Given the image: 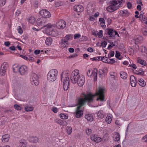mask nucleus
Listing matches in <instances>:
<instances>
[{
	"label": "nucleus",
	"instance_id": "f257e3e1",
	"mask_svg": "<svg viewBox=\"0 0 147 147\" xmlns=\"http://www.w3.org/2000/svg\"><path fill=\"white\" fill-rule=\"evenodd\" d=\"M105 89L100 88L98 91L94 95L92 94L89 93L87 94H85L84 93H82V94L83 97H84V98H80L78 99V103L79 106L77 107L76 110L75 114V116L76 118H79L81 117L83 114V112L80 110L81 107L83 106L86 103V101L88 102H92L93 101V98L96 96H98V97L97 98L96 100H100L101 101H104L105 100L104 95Z\"/></svg>",
	"mask_w": 147,
	"mask_h": 147
},
{
	"label": "nucleus",
	"instance_id": "f03ea898",
	"mask_svg": "<svg viewBox=\"0 0 147 147\" xmlns=\"http://www.w3.org/2000/svg\"><path fill=\"white\" fill-rule=\"evenodd\" d=\"M58 72L57 71L56 69L50 70L47 74L48 80L49 81H54L55 80L58 75Z\"/></svg>",
	"mask_w": 147,
	"mask_h": 147
},
{
	"label": "nucleus",
	"instance_id": "7ed1b4c3",
	"mask_svg": "<svg viewBox=\"0 0 147 147\" xmlns=\"http://www.w3.org/2000/svg\"><path fill=\"white\" fill-rule=\"evenodd\" d=\"M61 81L63 83V88L64 90H68L69 86V77L65 76L63 73H62L61 75Z\"/></svg>",
	"mask_w": 147,
	"mask_h": 147
},
{
	"label": "nucleus",
	"instance_id": "20e7f679",
	"mask_svg": "<svg viewBox=\"0 0 147 147\" xmlns=\"http://www.w3.org/2000/svg\"><path fill=\"white\" fill-rule=\"evenodd\" d=\"M80 75L78 70L76 69L73 71L71 74L70 77L71 82L73 84L76 83Z\"/></svg>",
	"mask_w": 147,
	"mask_h": 147
},
{
	"label": "nucleus",
	"instance_id": "39448f33",
	"mask_svg": "<svg viewBox=\"0 0 147 147\" xmlns=\"http://www.w3.org/2000/svg\"><path fill=\"white\" fill-rule=\"evenodd\" d=\"M122 3L120 1H116L115 0L113 1L110 2V4H111L113 8L114 11L116 10L119 9Z\"/></svg>",
	"mask_w": 147,
	"mask_h": 147
},
{
	"label": "nucleus",
	"instance_id": "423d86ee",
	"mask_svg": "<svg viewBox=\"0 0 147 147\" xmlns=\"http://www.w3.org/2000/svg\"><path fill=\"white\" fill-rule=\"evenodd\" d=\"M8 67V63L7 62H4L1 65V74L4 76L6 73V71Z\"/></svg>",
	"mask_w": 147,
	"mask_h": 147
},
{
	"label": "nucleus",
	"instance_id": "0eeeda50",
	"mask_svg": "<svg viewBox=\"0 0 147 147\" xmlns=\"http://www.w3.org/2000/svg\"><path fill=\"white\" fill-rule=\"evenodd\" d=\"M39 14L40 16L45 18H49L51 16L50 12L45 9H43L40 11Z\"/></svg>",
	"mask_w": 147,
	"mask_h": 147
},
{
	"label": "nucleus",
	"instance_id": "6e6552de",
	"mask_svg": "<svg viewBox=\"0 0 147 147\" xmlns=\"http://www.w3.org/2000/svg\"><path fill=\"white\" fill-rule=\"evenodd\" d=\"M97 70L96 69H94L92 72L90 70H88L87 72V75L88 76H92L94 78V81H96L97 80Z\"/></svg>",
	"mask_w": 147,
	"mask_h": 147
},
{
	"label": "nucleus",
	"instance_id": "1a4fd4ad",
	"mask_svg": "<svg viewBox=\"0 0 147 147\" xmlns=\"http://www.w3.org/2000/svg\"><path fill=\"white\" fill-rule=\"evenodd\" d=\"M66 22L63 20H60L56 23V26L59 29H62L65 27Z\"/></svg>",
	"mask_w": 147,
	"mask_h": 147
},
{
	"label": "nucleus",
	"instance_id": "9d476101",
	"mask_svg": "<svg viewBox=\"0 0 147 147\" xmlns=\"http://www.w3.org/2000/svg\"><path fill=\"white\" fill-rule=\"evenodd\" d=\"M28 68L26 65H22L20 67L19 72L22 75H24L28 73Z\"/></svg>",
	"mask_w": 147,
	"mask_h": 147
},
{
	"label": "nucleus",
	"instance_id": "9b49d317",
	"mask_svg": "<svg viewBox=\"0 0 147 147\" xmlns=\"http://www.w3.org/2000/svg\"><path fill=\"white\" fill-rule=\"evenodd\" d=\"M30 81L32 85H37V75L36 74L34 73L32 74V78L30 79Z\"/></svg>",
	"mask_w": 147,
	"mask_h": 147
},
{
	"label": "nucleus",
	"instance_id": "f8f14e48",
	"mask_svg": "<svg viewBox=\"0 0 147 147\" xmlns=\"http://www.w3.org/2000/svg\"><path fill=\"white\" fill-rule=\"evenodd\" d=\"M85 77L83 76L80 75L77 83L80 86H82L85 82Z\"/></svg>",
	"mask_w": 147,
	"mask_h": 147
},
{
	"label": "nucleus",
	"instance_id": "ddd939ff",
	"mask_svg": "<svg viewBox=\"0 0 147 147\" xmlns=\"http://www.w3.org/2000/svg\"><path fill=\"white\" fill-rule=\"evenodd\" d=\"M130 83L131 86L133 87H135L136 86L137 81L134 76L131 75L130 77Z\"/></svg>",
	"mask_w": 147,
	"mask_h": 147
},
{
	"label": "nucleus",
	"instance_id": "4468645a",
	"mask_svg": "<svg viewBox=\"0 0 147 147\" xmlns=\"http://www.w3.org/2000/svg\"><path fill=\"white\" fill-rule=\"evenodd\" d=\"M37 22V25L39 26H42V28L44 27V25H45V24L46 22V20L44 18H42L40 19Z\"/></svg>",
	"mask_w": 147,
	"mask_h": 147
},
{
	"label": "nucleus",
	"instance_id": "2eb2a0df",
	"mask_svg": "<svg viewBox=\"0 0 147 147\" xmlns=\"http://www.w3.org/2000/svg\"><path fill=\"white\" fill-rule=\"evenodd\" d=\"M74 11L77 12H80L83 11V7L80 5H75L74 7Z\"/></svg>",
	"mask_w": 147,
	"mask_h": 147
},
{
	"label": "nucleus",
	"instance_id": "dca6fc26",
	"mask_svg": "<svg viewBox=\"0 0 147 147\" xmlns=\"http://www.w3.org/2000/svg\"><path fill=\"white\" fill-rule=\"evenodd\" d=\"M10 138V135L8 134H6L3 135L2 137V141L3 142H7Z\"/></svg>",
	"mask_w": 147,
	"mask_h": 147
},
{
	"label": "nucleus",
	"instance_id": "f3484780",
	"mask_svg": "<svg viewBox=\"0 0 147 147\" xmlns=\"http://www.w3.org/2000/svg\"><path fill=\"white\" fill-rule=\"evenodd\" d=\"M91 139L96 142H99L102 140V139L100 137H97L96 135H92L91 137Z\"/></svg>",
	"mask_w": 147,
	"mask_h": 147
},
{
	"label": "nucleus",
	"instance_id": "a211bd4d",
	"mask_svg": "<svg viewBox=\"0 0 147 147\" xmlns=\"http://www.w3.org/2000/svg\"><path fill=\"white\" fill-rule=\"evenodd\" d=\"M53 27V26L50 24L44 25V27L45 28V29L46 31V32L47 33L53 29L52 27Z\"/></svg>",
	"mask_w": 147,
	"mask_h": 147
},
{
	"label": "nucleus",
	"instance_id": "6ab92c4d",
	"mask_svg": "<svg viewBox=\"0 0 147 147\" xmlns=\"http://www.w3.org/2000/svg\"><path fill=\"white\" fill-rule=\"evenodd\" d=\"M107 72V69L106 67L102 69H99L98 71V75L100 77H101L102 75L105 74Z\"/></svg>",
	"mask_w": 147,
	"mask_h": 147
},
{
	"label": "nucleus",
	"instance_id": "aec40b11",
	"mask_svg": "<svg viewBox=\"0 0 147 147\" xmlns=\"http://www.w3.org/2000/svg\"><path fill=\"white\" fill-rule=\"evenodd\" d=\"M47 34H49V35H51V36L55 37L57 36L58 35V32L55 29H51V30Z\"/></svg>",
	"mask_w": 147,
	"mask_h": 147
},
{
	"label": "nucleus",
	"instance_id": "412c9836",
	"mask_svg": "<svg viewBox=\"0 0 147 147\" xmlns=\"http://www.w3.org/2000/svg\"><path fill=\"white\" fill-rule=\"evenodd\" d=\"M96 114L97 116L100 119H102L104 117L105 114L102 110L99 111Z\"/></svg>",
	"mask_w": 147,
	"mask_h": 147
},
{
	"label": "nucleus",
	"instance_id": "4be33fe9",
	"mask_svg": "<svg viewBox=\"0 0 147 147\" xmlns=\"http://www.w3.org/2000/svg\"><path fill=\"white\" fill-rule=\"evenodd\" d=\"M137 63L144 66H145L146 65V61L140 57H138L137 58Z\"/></svg>",
	"mask_w": 147,
	"mask_h": 147
},
{
	"label": "nucleus",
	"instance_id": "5701e85b",
	"mask_svg": "<svg viewBox=\"0 0 147 147\" xmlns=\"http://www.w3.org/2000/svg\"><path fill=\"white\" fill-rule=\"evenodd\" d=\"M85 118L88 121H91L93 119V116L91 114H86L85 116Z\"/></svg>",
	"mask_w": 147,
	"mask_h": 147
},
{
	"label": "nucleus",
	"instance_id": "b1692460",
	"mask_svg": "<svg viewBox=\"0 0 147 147\" xmlns=\"http://www.w3.org/2000/svg\"><path fill=\"white\" fill-rule=\"evenodd\" d=\"M139 84L142 87H144L146 85V83L143 79L140 78L138 79Z\"/></svg>",
	"mask_w": 147,
	"mask_h": 147
},
{
	"label": "nucleus",
	"instance_id": "393cba45",
	"mask_svg": "<svg viewBox=\"0 0 147 147\" xmlns=\"http://www.w3.org/2000/svg\"><path fill=\"white\" fill-rule=\"evenodd\" d=\"M20 147H26V142L24 139H22L20 140Z\"/></svg>",
	"mask_w": 147,
	"mask_h": 147
},
{
	"label": "nucleus",
	"instance_id": "a878e982",
	"mask_svg": "<svg viewBox=\"0 0 147 147\" xmlns=\"http://www.w3.org/2000/svg\"><path fill=\"white\" fill-rule=\"evenodd\" d=\"M120 74L121 78L125 79L127 78V74L126 73L123 71H121L120 73Z\"/></svg>",
	"mask_w": 147,
	"mask_h": 147
},
{
	"label": "nucleus",
	"instance_id": "bb28decb",
	"mask_svg": "<svg viewBox=\"0 0 147 147\" xmlns=\"http://www.w3.org/2000/svg\"><path fill=\"white\" fill-rule=\"evenodd\" d=\"M120 13L123 16H127L129 15V13L128 11L126 10L123 11H121L120 12Z\"/></svg>",
	"mask_w": 147,
	"mask_h": 147
},
{
	"label": "nucleus",
	"instance_id": "cd10ccee",
	"mask_svg": "<svg viewBox=\"0 0 147 147\" xmlns=\"http://www.w3.org/2000/svg\"><path fill=\"white\" fill-rule=\"evenodd\" d=\"M52 42V38L50 37H48L46 38L45 43L47 45H51Z\"/></svg>",
	"mask_w": 147,
	"mask_h": 147
},
{
	"label": "nucleus",
	"instance_id": "c85d7f7f",
	"mask_svg": "<svg viewBox=\"0 0 147 147\" xmlns=\"http://www.w3.org/2000/svg\"><path fill=\"white\" fill-rule=\"evenodd\" d=\"M29 141L33 143H36L37 141V138L36 137H30L28 138Z\"/></svg>",
	"mask_w": 147,
	"mask_h": 147
},
{
	"label": "nucleus",
	"instance_id": "c756f323",
	"mask_svg": "<svg viewBox=\"0 0 147 147\" xmlns=\"http://www.w3.org/2000/svg\"><path fill=\"white\" fill-rule=\"evenodd\" d=\"M135 74L137 75L141 76H142L144 74V73L143 71V70L140 69H139L138 70H136Z\"/></svg>",
	"mask_w": 147,
	"mask_h": 147
},
{
	"label": "nucleus",
	"instance_id": "7c9ffc66",
	"mask_svg": "<svg viewBox=\"0 0 147 147\" xmlns=\"http://www.w3.org/2000/svg\"><path fill=\"white\" fill-rule=\"evenodd\" d=\"M20 67L17 65H14L13 66V70L14 72H16L19 71Z\"/></svg>",
	"mask_w": 147,
	"mask_h": 147
},
{
	"label": "nucleus",
	"instance_id": "2f4dec72",
	"mask_svg": "<svg viewBox=\"0 0 147 147\" xmlns=\"http://www.w3.org/2000/svg\"><path fill=\"white\" fill-rule=\"evenodd\" d=\"M120 135L119 134L117 133H115L114 134V137L115 138V140H114L115 141H118L120 139Z\"/></svg>",
	"mask_w": 147,
	"mask_h": 147
},
{
	"label": "nucleus",
	"instance_id": "473e14b6",
	"mask_svg": "<svg viewBox=\"0 0 147 147\" xmlns=\"http://www.w3.org/2000/svg\"><path fill=\"white\" fill-rule=\"evenodd\" d=\"M24 109L26 111H30L33 110V108L31 106H27L25 107Z\"/></svg>",
	"mask_w": 147,
	"mask_h": 147
},
{
	"label": "nucleus",
	"instance_id": "72a5a7b5",
	"mask_svg": "<svg viewBox=\"0 0 147 147\" xmlns=\"http://www.w3.org/2000/svg\"><path fill=\"white\" fill-rule=\"evenodd\" d=\"M72 128L71 127H67L66 129V131L68 134H70L72 132Z\"/></svg>",
	"mask_w": 147,
	"mask_h": 147
},
{
	"label": "nucleus",
	"instance_id": "f704fd0d",
	"mask_svg": "<svg viewBox=\"0 0 147 147\" xmlns=\"http://www.w3.org/2000/svg\"><path fill=\"white\" fill-rule=\"evenodd\" d=\"M112 120V117L111 116L108 115L107 116L105 119L107 123L109 124L111 123Z\"/></svg>",
	"mask_w": 147,
	"mask_h": 147
},
{
	"label": "nucleus",
	"instance_id": "c9c22d12",
	"mask_svg": "<svg viewBox=\"0 0 147 147\" xmlns=\"http://www.w3.org/2000/svg\"><path fill=\"white\" fill-rule=\"evenodd\" d=\"M35 21V19L34 17H31L29 19L28 22L31 24H34Z\"/></svg>",
	"mask_w": 147,
	"mask_h": 147
},
{
	"label": "nucleus",
	"instance_id": "e433bc0d",
	"mask_svg": "<svg viewBox=\"0 0 147 147\" xmlns=\"http://www.w3.org/2000/svg\"><path fill=\"white\" fill-rule=\"evenodd\" d=\"M68 42L67 40L65 38L62 39L61 44L62 45H63L62 46L63 47H65L66 45H65V44L66 43L67 44V43Z\"/></svg>",
	"mask_w": 147,
	"mask_h": 147
},
{
	"label": "nucleus",
	"instance_id": "4c0bfd02",
	"mask_svg": "<svg viewBox=\"0 0 147 147\" xmlns=\"http://www.w3.org/2000/svg\"><path fill=\"white\" fill-rule=\"evenodd\" d=\"M115 57L117 58H118L120 60L122 58V57L121 56L120 52L119 51H116V52Z\"/></svg>",
	"mask_w": 147,
	"mask_h": 147
},
{
	"label": "nucleus",
	"instance_id": "58836bf2",
	"mask_svg": "<svg viewBox=\"0 0 147 147\" xmlns=\"http://www.w3.org/2000/svg\"><path fill=\"white\" fill-rule=\"evenodd\" d=\"M107 10L110 12H112L114 11V10L111 5L107 8Z\"/></svg>",
	"mask_w": 147,
	"mask_h": 147
},
{
	"label": "nucleus",
	"instance_id": "ea45409f",
	"mask_svg": "<svg viewBox=\"0 0 147 147\" xmlns=\"http://www.w3.org/2000/svg\"><path fill=\"white\" fill-rule=\"evenodd\" d=\"M99 21L100 22V24L102 26H104L105 24V21L103 18H100L99 19Z\"/></svg>",
	"mask_w": 147,
	"mask_h": 147
},
{
	"label": "nucleus",
	"instance_id": "a19ab883",
	"mask_svg": "<svg viewBox=\"0 0 147 147\" xmlns=\"http://www.w3.org/2000/svg\"><path fill=\"white\" fill-rule=\"evenodd\" d=\"M142 34L145 36H147V28H144L142 30Z\"/></svg>",
	"mask_w": 147,
	"mask_h": 147
},
{
	"label": "nucleus",
	"instance_id": "79ce46f5",
	"mask_svg": "<svg viewBox=\"0 0 147 147\" xmlns=\"http://www.w3.org/2000/svg\"><path fill=\"white\" fill-rule=\"evenodd\" d=\"M108 33L109 35L111 36L113 35V31L112 29H107Z\"/></svg>",
	"mask_w": 147,
	"mask_h": 147
},
{
	"label": "nucleus",
	"instance_id": "37998d69",
	"mask_svg": "<svg viewBox=\"0 0 147 147\" xmlns=\"http://www.w3.org/2000/svg\"><path fill=\"white\" fill-rule=\"evenodd\" d=\"M108 59V58L104 56L101 57V60L104 62L109 63V62L107 61Z\"/></svg>",
	"mask_w": 147,
	"mask_h": 147
},
{
	"label": "nucleus",
	"instance_id": "c03bdc74",
	"mask_svg": "<svg viewBox=\"0 0 147 147\" xmlns=\"http://www.w3.org/2000/svg\"><path fill=\"white\" fill-rule=\"evenodd\" d=\"M73 35L72 34L67 35L65 38L68 41V40L70 38H72Z\"/></svg>",
	"mask_w": 147,
	"mask_h": 147
},
{
	"label": "nucleus",
	"instance_id": "a18cd8bd",
	"mask_svg": "<svg viewBox=\"0 0 147 147\" xmlns=\"http://www.w3.org/2000/svg\"><path fill=\"white\" fill-rule=\"evenodd\" d=\"M14 107L15 109L17 110H20L22 109V107L18 105H14Z\"/></svg>",
	"mask_w": 147,
	"mask_h": 147
},
{
	"label": "nucleus",
	"instance_id": "49530a36",
	"mask_svg": "<svg viewBox=\"0 0 147 147\" xmlns=\"http://www.w3.org/2000/svg\"><path fill=\"white\" fill-rule=\"evenodd\" d=\"M86 133L88 135H90L91 134L92 130L90 129L87 128L86 129Z\"/></svg>",
	"mask_w": 147,
	"mask_h": 147
},
{
	"label": "nucleus",
	"instance_id": "de8ad7c7",
	"mask_svg": "<svg viewBox=\"0 0 147 147\" xmlns=\"http://www.w3.org/2000/svg\"><path fill=\"white\" fill-rule=\"evenodd\" d=\"M60 117L63 119H67L68 118V116L64 114H62L61 115Z\"/></svg>",
	"mask_w": 147,
	"mask_h": 147
},
{
	"label": "nucleus",
	"instance_id": "09e8293b",
	"mask_svg": "<svg viewBox=\"0 0 147 147\" xmlns=\"http://www.w3.org/2000/svg\"><path fill=\"white\" fill-rule=\"evenodd\" d=\"M6 0H0V6H3L5 3Z\"/></svg>",
	"mask_w": 147,
	"mask_h": 147
},
{
	"label": "nucleus",
	"instance_id": "8fccbe9b",
	"mask_svg": "<svg viewBox=\"0 0 147 147\" xmlns=\"http://www.w3.org/2000/svg\"><path fill=\"white\" fill-rule=\"evenodd\" d=\"M115 45L113 43V42H111L110 43V45H109L108 47V49H110L113 46H115Z\"/></svg>",
	"mask_w": 147,
	"mask_h": 147
},
{
	"label": "nucleus",
	"instance_id": "3c124183",
	"mask_svg": "<svg viewBox=\"0 0 147 147\" xmlns=\"http://www.w3.org/2000/svg\"><path fill=\"white\" fill-rule=\"evenodd\" d=\"M67 122L65 120H62L61 125L63 126H66L67 125Z\"/></svg>",
	"mask_w": 147,
	"mask_h": 147
},
{
	"label": "nucleus",
	"instance_id": "603ef678",
	"mask_svg": "<svg viewBox=\"0 0 147 147\" xmlns=\"http://www.w3.org/2000/svg\"><path fill=\"white\" fill-rule=\"evenodd\" d=\"M62 3L61 1L57 2L55 3V5L56 7H58L62 4Z\"/></svg>",
	"mask_w": 147,
	"mask_h": 147
},
{
	"label": "nucleus",
	"instance_id": "864d4df0",
	"mask_svg": "<svg viewBox=\"0 0 147 147\" xmlns=\"http://www.w3.org/2000/svg\"><path fill=\"white\" fill-rule=\"evenodd\" d=\"M97 35L99 37L101 38L102 36V30H100L97 33Z\"/></svg>",
	"mask_w": 147,
	"mask_h": 147
},
{
	"label": "nucleus",
	"instance_id": "5fc2aeb1",
	"mask_svg": "<svg viewBox=\"0 0 147 147\" xmlns=\"http://www.w3.org/2000/svg\"><path fill=\"white\" fill-rule=\"evenodd\" d=\"M107 42L105 41H103L101 42V46L102 47H105L107 45Z\"/></svg>",
	"mask_w": 147,
	"mask_h": 147
},
{
	"label": "nucleus",
	"instance_id": "6e6d98bb",
	"mask_svg": "<svg viewBox=\"0 0 147 147\" xmlns=\"http://www.w3.org/2000/svg\"><path fill=\"white\" fill-rule=\"evenodd\" d=\"M142 52H144L146 53H147V49L145 47H142Z\"/></svg>",
	"mask_w": 147,
	"mask_h": 147
},
{
	"label": "nucleus",
	"instance_id": "4d7b16f0",
	"mask_svg": "<svg viewBox=\"0 0 147 147\" xmlns=\"http://www.w3.org/2000/svg\"><path fill=\"white\" fill-rule=\"evenodd\" d=\"M55 122L56 123H58V124H60V125H61L62 120L59 119H56L55 120Z\"/></svg>",
	"mask_w": 147,
	"mask_h": 147
},
{
	"label": "nucleus",
	"instance_id": "13d9d810",
	"mask_svg": "<svg viewBox=\"0 0 147 147\" xmlns=\"http://www.w3.org/2000/svg\"><path fill=\"white\" fill-rule=\"evenodd\" d=\"M81 36V35L79 34H77L74 35V39H76L79 38Z\"/></svg>",
	"mask_w": 147,
	"mask_h": 147
},
{
	"label": "nucleus",
	"instance_id": "bf43d9fd",
	"mask_svg": "<svg viewBox=\"0 0 147 147\" xmlns=\"http://www.w3.org/2000/svg\"><path fill=\"white\" fill-rule=\"evenodd\" d=\"M129 66L130 67L133 68L134 69H135L137 68V66L134 63L130 64L129 65Z\"/></svg>",
	"mask_w": 147,
	"mask_h": 147
},
{
	"label": "nucleus",
	"instance_id": "052dcab7",
	"mask_svg": "<svg viewBox=\"0 0 147 147\" xmlns=\"http://www.w3.org/2000/svg\"><path fill=\"white\" fill-rule=\"evenodd\" d=\"M142 140L143 142H147V134L143 137Z\"/></svg>",
	"mask_w": 147,
	"mask_h": 147
},
{
	"label": "nucleus",
	"instance_id": "680f3d73",
	"mask_svg": "<svg viewBox=\"0 0 147 147\" xmlns=\"http://www.w3.org/2000/svg\"><path fill=\"white\" fill-rule=\"evenodd\" d=\"M18 32L20 34H22L23 32L20 26L19 27Z\"/></svg>",
	"mask_w": 147,
	"mask_h": 147
},
{
	"label": "nucleus",
	"instance_id": "e2e57ef3",
	"mask_svg": "<svg viewBox=\"0 0 147 147\" xmlns=\"http://www.w3.org/2000/svg\"><path fill=\"white\" fill-rule=\"evenodd\" d=\"M21 11L20 10H18L15 12V16H18L19 15Z\"/></svg>",
	"mask_w": 147,
	"mask_h": 147
},
{
	"label": "nucleus",
	"instance_id": "0e129e2a",
	"mask_svg": "<svg viewBox=\"0 0 147 147\" xmlns=\"http://www.w3.org/2000/svg\"><path fill=\"white\" fill-rule=\"evenodd\" d=\"M34 58L32 57H29V58H28V60H29L30 62L34 61Z\"/></svg>",
	"mask_w": 147,
	"mask_h": 147
},
{
	"label": "nucleus",
	"instance_id": "69168bd1",
	"mask_svg": "<svg viewBox=\"0 0 147 147\" xmlns=\"http://www.w3.org/2000/svg\"><path fill=\"white\" fill-rule=\"evenodd\" d=\"M53 111L55 113H57L58 111L56 107H54L52 108Z\"/></svg>",
	"mask_w": 147,
	"mask_h": 147
},
{
	"label": "nucleus",
	"instance_id": "338daca9",
	"mask_svg": "<svg viewBox=\"0 0 147 147\" xmlns=\"http://www.w3.org/2000/svg\"><path fill=\"white\" fill-rule=\"evenodd\" d=\"M4 44L5 46L8 47L10 45V44L9 42L7 41L5 42Z\"/></svg>",
	"mask_w": 147,
	"mask_h": 147
},
{
	"label": "nucleus",
	"instance_id": "774afa93",
	"mask_svg": "<svg viewBox=\"0 0 147 147\" xmlns=\"http://www.w3.org/2000/svg\"><path fill=\"white\" fill-rule=\"evenodd\" d=\"M127 7L129 9H130L132 6L131 4L129 2H128L127 4Z\"/></svg>",
	"mask_w": 147,
	"mask_h": 147
}]
</instances>
